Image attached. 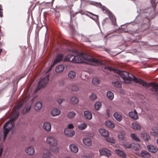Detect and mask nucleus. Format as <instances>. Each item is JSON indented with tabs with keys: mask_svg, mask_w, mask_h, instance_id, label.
Masks as SVG:
<instances>
[{
	"mask_svg": "<svg viewBox=\"0 0 158 158\" xmlns=\"http://www.w3.org/2000/svg\"><path fill=\"white\" fill-rule=\"evenodd\" d=\"M90 14L91 15V16H90V17L92 19H93L95 20H97L98 19V16L93 14L91 13H90Z\"/></svg>",
	"mask_w": 158,
	"mask_h": 158,
	"instance_id": "nucleus-43",
	"label": "nucleus"
},
{
	"mask_svg": "<svg viewBox=\"0 0 158 158\" xmlns=\"http://www.w3.org/2000/svg\"><path fill=\"white\" fill-rule=\"evenodd\" d=\"M84 114V116L86 119L89 120L92 119V114L89 111L87 110L85 111Z\"/></svg>",
	"mask_w": 158,
	"mask_h": 158,
	"instance_id": "nucleus-22",
	"label": "nucleus"
},
{
	"mask_svg": "<svg viewBox=\"0 0 158 158\" xmlns=\"http://www.w3.org/2000/svg\"><path fill=\"white\" fill-rule=\"evenodd\" d=\"M63 55L61 54H58L56 59L54 60L53 63L55 64L63 60Z\"/></svg>",
	"mask_w": 158,
	"mask_h": 158,
	"instance_id": "nucleus-24",
	"label": "nucleus"
},
{
	"mask_svg": "<svg viewBox=\"0 0 158 158\" xmlns=\"http://www.w3.org/2000/svg\"><path fill=\"white\" fill-rule=\"evenodd\" d=\"M132 145V143H125L123 144V146L125 148H131Z\"/></svg>",
	"mask_w": 158,
	"mask_h": 158,
	"instance_id": "nucleus-39",
	"label": "nucleus"
},
{
	"mask_svg": "<svg viewBox=\"0 0 158 158\" xmlns=\"http://www.w3.org/2000/svg\"><path fill=\"white\" fill-rule=\"evenodd\" d=\"M157 144L158 145V139H157Z\"/></svg>",
	"mask_w": 158,
	"mask_h": 158,
	"instance_id": "nucleus-57",
	"label": "nucleus"
},
{
	"mask_svg": "<svg viewBox=\"0 0 158 158\" xmlns=\"http://www.w3.org/2000/svg\"><path fill=\"white\" fill-rule=\"evenodd\" d=\"M105 140L106 141L111 143H115V140L112 138L106 137Z\"/></svg>",
	"mask_w": 158,
	"mask_h": 158,
	"instance_id": "nucleus-37",
	"label": "nucleus"
},
{
	"mask_svg": "<svg viewBox=\"0 0 158 158\" xmlns=\"http://www.w3.org/2000/svg\"><path fill=\"white\" fill-rule=\"evenodd\" d=\"M25 152L29 155H33L35 153V150L33 147L30 146L26 148Z\"/></svg>",
	"mask_w": 158,
	"mask_h": 158,
	"instance_id": "nucleus-7",
	"label": "nucleus"
},
{
	"mask_svg": "<svg viewBox=\"0 0 158 158\" xmlns=\"http://www.w3.org/2000/svg\"><path fill=\"white\" fill-rule=\"evenodd\" d=\"M42 106V103L40 102H38L35 104L34 109L36 111H38L41 109Z\"/></svg>",
	"mask_w": 158,
	"mask_h": 158,
	"instance_id": "nucleus-20",
	"label": "nucleus"
},
{
	"mask_svg": "<svg viewBox=\"0 0 158 158\" xmlns=\"http://www.w3.org/2000/svg\"><path fill=\"white\" fill-rule=\"evenodd\" d=\"M73 51V52L74 53V52H75V54H77L78 53V52L77 51Z\"/></svg>",
	"mask_w": 158,
	"mask_h": 158,
	"instance_id": "nucleus-54",
	"label": "nucleus"
},
{
	"mask_svg": "<svg viewBox=\"0 0 158 158\" xmlns=\"http://www.w3.org/2000/svg\"><path fill=\"white\" fill-rule=\"evenodd\" d=\"M64 61H69L73 63H84L86 64L94 66H105L104 63H103L101 60H98L92 58L90 56L82 52L75 56L72 54L66 55L64 59Z\"/></svg>",
	"mask_w": 158,
	"mask_h": 158,
	"instance_id": "nucleus-1",
	"label": "nucleus"
},
{
	"mask_svg": "<svg viewBox=\"0 0 158 158\" xmlns=\"http://www.w3.org/2000/svg\"><path fill=\"white\" fill-rule=\"evenodd\" d=\"M6 137H5V135H4V138H3V139H4V140H5V139L6 138Z\"/></svg>",
	"mask_w": 158,
	"mask_h": 158,
	"instance_id": "nucleus-55",
	"label": "nucleus"
},
{
	"mask_svg": "<svg viewBox=\"0 0 158 158\" xmlns=\"http://www.w3.org/2000/svg\"><path fill=\"white\" fill-rule=\"evenodd\" d=\"M1 6L0 5V17H2L3 16V13L2 8L1 7Z\"/></svg>",
	"mask_w": 158,
	"mask_h": 158,
	"instance_id": "nucleus-48",
	"label": "nucleus"
},
{
	"mask_svg": "<svg viewBox=\"0 0 158 158\" xmlns=\"http://www.w3.org/2000/svg\"><path fill=\"white\" fill-rule=\"evenodd\" d=\"M46 142L50 146L51 152L56 153L59 152V148L57 146L58 141L55 138L51 136H48L47 138Z\"/></svg>",
	"mask_w": 158,
	"mask_h": 158,
	"instance_id": "nucleus-4",
	"label": "nucleus"
},
{
	"mask_svg": "<svg viewBox=\"0 0 158 158\" xmlns=\"http://www.w3.org/2000/svg\"><path fill=\"white\" fill-rule=\"evenodd\" d=\"M79 102L78 98L76 97H72L70 99V103L73 105L77 104Z\"/></svg>",
	"mask_w": 158,
	"mask_h": 158,
	"instance_id": "nucleus-21",
	"label": "nucleus"
},
{
	"mask_svg": "<svg viewBox=\"0 0 158 158\" xmlns=\"http://www.w3.org/2000/svg\"><path fill=\"white\" fill-rule=\"evenodd\" d=\"M132 145L131 148L133 150L137 151L140 149V146L139 144L132 143Z\"/></svg>",
	"mask_w": 158,
	"mask_h": 158,
	"instance_id": "nucleus-25",
	"label": "nucleus"
},
{
	"mask_svg": "<svg viewBox=\"0 0 158 158\" xmlns=\"http://www.w3.org/2000/svg\"><path fill=\"white\" fill-rule=\"evenodd\" d=\"M26 99L27 98L25 99L15 106L13 111L12 117L4 125L3 128L4 129V135H5V137L6 136L12 128L14 126L15 121L19 115V109L23 105L24 102L26 101Z\"/></svg>",
	"mask_w": 158,
	"mask_h": 158,
	"instance_id": "nucleus-2",
	"label": "nucleus"
},
{
	"mask_svg": "<svg viewBox=\"0 0 158 158\" xmlns=\"http://www.w3.org/2000/svg\"><path fill=\"white\" fill-rule=\"evenodd\" d=\"M112 84L114 86L117 88H120L122 86L121 84L119 82L116 81H113L112 82Z\"/></svg>",
	"mask_w": 158,
	"mask_h": 158,
	"instance_id": "nucleus-31",
	"label": "nucleus"
},
{
	"mask_svg": "<svg viewBox=\"0 0 158 158\" xmlns=\"http://www.w3.org/2000/svg\"><path fill=\"white\" fill-rule=\"evenodd\" d=\"M52 155L50 151L47 149H45L43 152V157L44 158H50Z\"/></svg>",
	"mask_w": 158,
	"mask_h": 158,
	"instance_id": "nucleus-13",
	"label": "nucleus"
},
{
	"mask_svg": "<svg viewBox=\"0 0 158 158\" xmlns=\"http://www.w3.org/2000/svg\"><path fill=\"white\" fill-rule=\"evenodd\" d=\"M129 115L131 118L137 120L139 118L137 112L135 110H134V111L129 112Z\"/></svg>",
	"mask_w": 158,
	"mask_h": 158,
	"instance_id": "nucleus-10",
	"label": "nucleus"
},
{
	"mask_svg": "<svg viewBox=\"0 0 158 158\" xmlns=\"http://www.w3.org/2000/svg\"><path fill=\"white\" fill-rule=\"evenodd\" d=\"M60 113V110L56 108L53 109L51 111V115L53 116L58 115Z\"/></svg>",
	"mask_w": 158,
	"mask_h": 158,
	"instance_id": "nucleus-15",
	"label": "nucleus"
},
{
	"mask_svg": "<svg viewBox=\"0 0 158 158\" xmlns=\"http://www.w3.org/2000/svg\"><path fill=\"white\" fill-rule=\"evenodd\" d=\"M132 127L135 130L140 131L141 130L140 126L138 123H132Z\"/></svg>",
	"mask_w": 158,
	"mask_h": 158,
	"instance_id": "nucleus-28",
	"label": "nucleus"
},
{
	"mask_svg": "<svg viewBox=\"0 0 158 158\" xmlns=\"http://www.w3.org/2000/svg\"><path fill=\"white\" fill-rule=\"evenodd\" d=\"M49 80V75H48L45 78L41 79L38 85L37 88L36 89V91L39 89L40 88H42L46 85L47 83Z\"/></svg>",
	"mask_w": 158,
	"mask_h": 158,
	"instance_id": "nucleus-5",
	"label": "nucleus"
},
{
	"mask_svg": "<svg viewBox=\"0 0 158 158\" xmlns=\"http://www.w3.org/2000/svg\"><path fill=\"white\" fill-rule=\"evenodd\" d=\"M105 124L107 127L111 128H113L114 127V124L111 122L109 120L106 121Z\"/></svg>",
	"mask_w": 158,
	"mask_h": 158,
	"instance_id": "nucleus-29",
	"label": "nucleus"
},
{
	"mask_svg": "<svg viewBox=\"0 0 158 158\" xmlns=\"http://www.w3.org/2000/svg\"><path fill=\"white\" fill-rule=\"evenodd\" d=\"M118 139L121 141H125V138L124 136L120 134L118 136Z\"/></svg>",
	"mask_w": 158,
	"mask_h": 158,
	"instance_id": "nucleus-41",
	"label": "nucleus"
},
{
	"mask_svg": "<svg viewBox=\"0 0 158 158\" xmlns=\"http://www.w3.org/2000/svg\"><path fill=\"white\" fill-rule=\"evenodd\" d=\"M107 96L108 98L111 100L113 99L114 98L113 93L110 91H108L107 92Z\"/></svg>",
	"mask_w": 158,
	"mask_h": 158,
	"instance_id": "nucleus-36",
	"label": "nucleus"
},
{
	"mask_svg": "<svg viewBox=\"0 0 158 158\" xmlns=\"http://www.w3.org/2000/svg\"><path fill=\"white\" fill-rule=\"evenodd\" d=\"M76 75V74L73 71H70L68 74V77L71 79H73L74 78Z\"/></svg>",
	"mask_w": 158,
	"mask_h": 158,
	"instance_id": "nucleus-34",
	"label": "nucleus"
},
{
	"mask_svg": "<svg viewBox=\"0 0 158 158\" xmlns=\"http://www.w3.org/2000/svg\"><path fill=\"white\" fill-rule=\"evenodd\" d=\"M84 144L86 146H89L91 145L92 142L91 140L89 138H85L83 139Z\"/></svg>",
	"mask_w": 158,
	"mask_h": 158,
	"instance_id": "nucleus-16",
	"label": "nucleus"
},
{
	"mask_svg": "<svg viewBox=\"0 0 158 158\" xmlns=\"http://www.w3.org/2000/svg\"><path fill=\"white\" fill-rule=\"evenodd\" d=\"M78 128L80 130H83L85 129L87 127V124L82 123L78 125Z\"/></svg>",
	"mask_w": 158,
	"mask_h": 158,
	"instance_id": "nucleus-30",
	"label": "nucleus"
},
{
	"mask_svg": "<svg viewBox=\"0 0 158 158\" xmlns=\"http://www.w3.org/2000/svg\"><path fill=\"white\" fill-rule=\"evenodd\" d=\"M2 152V149L1 148L0 149V156H1Z\"/></svg>",
	"mask_w": 158,
	"mask_h": 158,
	"instance_id": "nucleus-53",
	"label": "nucleus"
},
{
	"mask_svg": "<svg viewBox=\"0 0 158 158\" xmlns=\"http://www.w3.org/2000/svg\"><path fill=\"white\" fill-rule=\"evenodd\" d=\"M79 89L78 87L76 85H73L71 87V89L73 91H77Z\"/></svg>",
	"mask_w": 158,
	"mask_h": 158,
	"instance_id": "nucleus-42",
	"label": "nucleus"
},
{
	"mask_svg": "<svg viewBox=\"0 0 158 158\" xmlns=\"http://www.w3.org/2000/svg\"><path fill=\"white\" fill-rule=\"evenodd\" d=\"M76 115V114L75 112L73 111H70L68 113L67 116L69 118L72 119Z\"/></svg>",
	"mask_w": 158,
	"mask_h": 158,
	"instance_id": "nucleus-35",
	"label": "nucleus"
},
{
	"mask_svg": "<svg viewBox=\"0 0 158 158\" xmlns=\"http://www.w3.org/2000/svg\"><path fill=\"white\" fill-rule=\"evenodd\" d=\"M131 137L132 139L134 141L136 142H140V139L138 135L135 133H131Z\"/></svg>",
	"mask_w": 158,
	"mask_h": 158,
	"instance_id": "nucleus-26",
	"label": "nucleus"
},
{
	"mask_svg": "<svg viewBox=\"0 0 158 158\" xmlns=\"http://www.w3.org/2000/svg\"><path fill=\"white\" fill-rule=\"evenodd\" d=\"M64 133L66 136L69 137L73 136L75 134L74 131H71L68 128H66L64 129Z\"/></svg>",
	"mask_w": 158,
	"mask_h": 158,
	"instance_id": "nucleus-8",
	"label": "nucleus"
},
{
	"mask_svg": "<svg viewBox=\"0 0 158 158\" xmlns=\"http://www.w3.org/2000/svg\"><path fill=\"white\" fill-rule=\"evenodd\" d=\"M153 132H151V134L155 136L158 135V128L156 127H153L152 128Z\"/></svg>",
	"mask_w": 158,
	"mask_h": 158,
	"instance_id": "nucleus-33",
	"label": "nucleus"
},
{
	"mask_svg": "<svg viewBox=\"0 0 158 158\" xmlns=\"http://www.w3.org/2000/svg\"><path fill=\"white\" fill-rule=\"evenodd\" d=\"M105 69L108 70L110 71L112 70L117 73V76L119 77V76L122 78L123 80V82L126 84H129L130 83L131 81L132 80H133L134 81L137 83L138 82L136 81V80L141 79L135 77L133 75L131 74H129V73L125 71H120L117 69H113L112 68L109 66H105Z\"/></svg>",
	"mask_w": 158,
	"mask_h": 158,
	"instance_id": "nucleus-3",
	"label": "nucleus"
},
{
	"mask_svg": "<svg viewBox=\"0 0 158 158\" xmlns=\"http://www.w3.org/2000/svg\"><path fill=\"white\" fill-rule=\"evenodd\" d=\"M115 152L118 156L124 158L126 157V154L123 151L119 149H116Z\"/></svg>",
	"mask_w": 158,
	"mask_h": 158,
	"instance_id": "nucleus-23",
	"label": "nucleus"
},
{
	"mask_svg": "<svg viewBox=\"0 0 158 158\" xmlns=\"http://www.w3.org/2000/svg\"><path fill=\"white\" fill-rule=\"evenodd\" d=\"M64 99L60 98L57 100V102L59 104H60L63 101H64Z\"/></svg>",
	"mask_w": 158,
	"mask_h": 158,
	"instance_id": "nucleus-46",
	"label": "nucleus"
},
{
	"mask_svg": "<svg viewBox=\"0 0 158 158\" xmlns=\"http://www.w3.org/2000/svg\"><path fill=\"white\" fill-rule=\"evenodd\" d=\"M111 20H112L113 24L115 25L116 23V18L114 17H112L111 18Z\"/></svg>",
	"mask_w": 158,
	"mask_h": 158,
	"instance_id": "nucleus-47",
	"label": "nucleus"
},
{
	"mask_svg": "<svg viewBox=\"0 0 158 158\" xmlns=\"http://www.w3.org/2000/svg\"><path fill=\"white\" fill-rule=\"evenodd\" d=\"M65 158H71V157H65Z\"/></svg>",
	"mask_w": 158,
	"mask_h": 158,
	"instance_id": "nucleus-56",
	"label": "nucleus"
},
{
	"mask_svg": "<svg viewBox=\"0 0 158 158\" xmlns=\"http://www.w3.org/2000/svg\"><path fill=\"white\" fill-rule=\"evenodd\" d=\"M101 106V103L99 102H97L94 104V108L96 110H98Z\"/></svg>",
	"mask_w": 158,
	"mask_h": 158,
	"instance_id": "nucleus-32",
	"label": "nucleus"
},
{
	"mask_svg": "<svg viewBox=\"0 0 158 158\" xmlns=\"http://www.w3.org/2000/svg\"><path fill=\"white\" fill-rule=\"evenodd\" d=\"M140 156L144 158H150L151 157L150 154L144 150H142L141 151Z\"/></svg>",
	"mask_w": 158,
	"mask_h": 158,
	"instance_id": "nucleus-12",
	"label": "nucleus"
},
{
	"mask_svg": "<svg viewBox=\"0 0 158 158\" xmlns=\"http://www.w3.org/2000/svg\"><path fill=\"white\" fill-rule=\"evenodd\" d=\"M99 151L101 155H106L107 157H109L111 155L110 151L106 148L101 149Z\"/></svg>",
	"mask_w": 158,
	"mask_h": 158,
	"instance_id": "nucleus-6",
	"label": "nucleus"
},
{
	"mask_svg": "<svg viewBox=\"0 0 158 158\" xmlns=\"http://www.w3.org/2000/svg\"><path fill=\"white\" fill-rule=\"evenodd\" d=\"M157 99H158V97Z\"/></svg>",
	"mask_w": 158,
	"mask_h": 158,
	"instance_id": "nucleus-58",
	"label": "nucleus"
},
{
	"mask_svg": "<svg viewBox=\"0 0 158 158\" xmlns=\"http://www.w3.org/2000/svg\"><path fill=\"white\" fill-rule=\"evenodd\" d=\"M110 110H107L106 111V115L107 116V117H108L110 116Z\"/></svg>",
	"mask_w": 158,
	"mask_h": 158,
	"instance_id": "nucleus-51",
	"label": "nucleus"
},
{
	"mask_svg": "<svg viewBox=\"0 0 158 158\" xmlns=\"http://www.w3.org/2000/svg\"><path fill=\"white\" fill-rule=\"evenodd\" d=\"M92 82L95 85H98L100 83L99 80L96 78H94L93 79Z\"/></svg>",
	"mask_w": 158,
	"mask_h": 158,
	"instance_id": "nucleus-38",
	"label": "nucleus"
},
{
	"mask_svg": "<svg viewBox=\"0 0 158 158\" xmlns=\"http://www.w3.org/2000/svg\"><path fill=\"white\" fill-rule=\"evenodd\" d=\"M69 148L70 151L74 153H77L78 150L77 147L74 144L70 145L69 146Z\"/></svg>",
	"mask_w": 158,
	"mask_h": 158,
	"instance_id": "nucleus-19",
	"label": "nucleus"
},
{
	"mask_svg": "<svg viewBox=\"0 0 158 158\" xmlns=\"http://www.w3.org/2000/svg\"><path fill=\"white\" fill-rule=\"evenodd\" d=\"M55 64H54V63H53V64L52 65V66H51V67L48 69V71H47L46 72V73H48L51 70V69L52 68V67H53V66L55 65Z\"/></svg>",
	"mask_w": 158,
	"mask_h": 158,
	"instance_id": "nucleus-50",
	"label": "nucleus"
},
{
	"mask_svg": "<svg viewBox=\"0 0 158 158\" xmlns=\"http://www.w3.org/2000/svg\"><path fill=\"white\" fill-rule=\"evenodd\" d=\"M99 131L101 135L105 138L109 136L108 131L105 129H100L99 130Z\"/></svg>",
	"mask_w": 158,
	"mask_h": 158,
	"instance_id": "nucleus-11",
	"label": "nucleus"
},
{
	"mask_svg": "<svg viewBox=\"0 0 158 158\" xmlns=\"http://www.w3.org/2000/svg\"><path fill=\"white\" fill-rule=\"evenodd\" d=\"M31 107V106L29 105L28 106L27 108H25L22 111L23 113V114H25L26 113L29 111L30 110Z\"/></svg>",
	"mask_w": 158,
	"mask_h": 158,
	"instance_id": "nucleus-40",
	"label": "nucleus"
},
{
	"mask_svg": "<svg viewBox=\"0 0 158 158\" xmlns=\"http://www.w3.org/2000/svg\"><path fill=\"white\" fill-rule=\"evenodd\" d=\"M148 150L151 152L155 153L158 152V149H156L154 146L151 145H148L147 146Z\"/></svg>",
	"mask_w": 158,
	"mask_h": 158,
	"instance_id": "nucleus-14",
	"label": "nucleus"
},
{
	"mask_svg": "<svg viewBox=\"0 0 158 158\" xmlns=\"http://www.w3.org/2000/svg\"><path fill=\"white\" fill-rule=\"evenodd\" d=\"M74 127V126L73 124H70L68 125V128L69 129H72Z\"/></svg>",
	"mask_w": 158,
	"mask_h": 158,
	"instance_id": "nucleus-49",
	"label": "nucleus"
},
{
	"mask_svg": "<svg viewBox=\"0 0 158 158\" xmlns=\"http://www.w3.org/2000/svg\"><path fill=\"white\" fill-rule=\"evenodd\" d=\"M90 98L92 100H94L97 98V96L95 94H92L90 96Z\"/></svg>",
	"mask_w": 158,
	"mask_h": 158,
	"instance_id": "nucleus-45",
	"label": "nucleus"
},
{
	"mask_svg": "<svg viewBox=\"0 0 158 158\" xmlns=\"http://www.w3.org/2000/svg\"><path fill=\"white\" fill-rule=\"evenodd\" d=\"M94 5L96 6H97V7H101L102 8V9L104 10L103 9V8H104V7H102V5L101 4V3H97V2H94Z\"/></svg>",
	"mask_w": 158,
	"mask_h": 158,
	"instance_id": "nucleus-44",
	"label": "nucleus"
},
{
	"mask_svg": "<svg viewBox=\"0 0 158 158\" xmlns=\"http://www.w3.org/2000/svg\"><path fill=\"white\" fill-rule=\"evenodd\" d=\"M82 158H92L91 157L89 156H83L82 157Z\"/></svg>",
	"mask_w": 158,
	"mask_h": 158,
	"instance_id": "nucleus-52",
	"label": "nucleus"
},
{
	"mask_svg": "<svg viewBox=\"0 0 158 158\" xmlns=\"http://www.w3.org/2000/svg\"><path fill=\"white\" fill-rule=\"evenodd\" d=\"M141 137L146 141H148L150 139L149 135L145 132H142L141 133Z\"/></svg>",
	"mask_w": 158,
	"mask_h": 158,
	"instance_id": "nucleus-17",
	"label": "nucleus"
},
{
	"mask_svg": "<svg viewBox=\"0 0 158 158\" xmlns=\"http://www.w3.org/2000/svg\"><path fill=\"white\" fill-rule=\"evenodd\" d=\"M64 69V67L63 65H60L56 67L55 71L57 73H60L62 72Z\"/></svg>",
	"mask_w": 158,
	"mask_h": 158,
	"instance_id": "nucleus-27",
	"label": "nucleus"
},
{
	"mask_svg": "<svg viewBox=\"0 0 158 158\" xmlns=\"http://www.w3.org/2000/svg\"><path fill=\"white\" fill-rule=\"evenodd\" d=\"M51 125L48 122H45L43 125V128L46 131L49 132L51 130Z\"/></svg>",
	"mask_w": 158,
	"mask_h": 158,
	"instance_id": "nucleus-9",
	"label": "nucleus"
},
{
	"mask_svg": "<svg viewBox=\"0 0 158 158\" xmlns=\"http://www.w3.org/2000/svg\"><path fill=\"white\" fill-rule=\"evenodd\" d=\"M115 119L118 122L121 121L122 120V117L121 114L118 112H115L113 114Z\"/></svg>",
	"mask_w": 158,
	"mask_h": 158,
	"instance_id": "nucleus-18",
	"label": "nucleus"
}]
</instances>
